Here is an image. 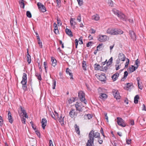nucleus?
<instances>
[{"label": "nucleus", "instance_id": "obj_1", "mask_svg": "<svg viewBox=\"0 0 146 146\" xmlns=\"http://www.w3.org/2000/svg\"><path fill=\"white\" fill-rule=\"evenodd\" d=\"M100 133L98 132H95L94 131L91 130L89 134V139L88 140V142L91 145H93L95 138H100Z\"/></svg>", "mask_w": 146, "mask_h": 146}, {"label": "nucleus", "instance_id": "obj_2", "mask_svg": "<svg viewBox=\"0 0 146 146\" xmlns=\"http://www.w3.org/2000/svg\"><path fill=\"white\" fill-rule=\"evenodd\" d=\"M112 11L115 15H117L122 20H126L125 15L121 13L119 11H118L116 9H113Z\"/></svg>", "mask_w": 146, "mask_h": 146}, {"label": "nucleus", "instance_id": "obj_3", "mask_svg": "<svg viewBox=\"0 0 146 146\" xmlns=\"http://www.w3.org/2000/svg\"><path fill=\"white\" fill-rule=\"evenodd\" d=\"M37 6L40 12L44 13L46 11V9L44 5L41 2L37 3Z\"/></svg>", "mask_w": 146, "mask_h": 146}, {"label": "nucleus", "instance_id": "obj_4", "mask_svg": "<svg viewBox=\"0 0 146 146\" xmlns=\"http://www.w3.org/2000/svg\"><path fill=\"white\" fill-rule=\"evenodd\" d=\"M78 97L80 100L83 102L85 104H86V101H85V98L84 93L82 91H80L79 92Z\"/></svg>", "mask_w": 146, "mask_h": 146}, {"label": "nucleus", "instance_id": "obj_5", "mask_svg": "<svg viewBox=\"0 0 146 146\" xmlns=\"http://www.w3.org/2000/svg\"><path fill=\"white\" fill-rule=\"evenodd\" d=\"M75 107L77 110L78 111L80 112H81L83 110V109L84 108V106L82 105L81 103H77L75 104Z\"/></svg>", "mask_w": 146, "mask_h": 146}, {"label": "nucleus", "instance_id": "obj_6", "mask_svg": "<svg viewBox=\"0 0 146 146\" xmlns=\"http://www.w3.org/2000/svg\"><path fill=\"white\" fill-rule=\"evenodd\" d=\"M117 122L118 125L122 127H125L126 126V124L124 121L121 118L117 117Z\"/></svg>", "mask_w": 146, "mask_h": 146}, {"label": "nucleus", "instance_id": "obj_7", "mask_svg": "<svg viewBox=\"0 0 146 146\" xmlns=\"http://www.w3.org/2000/svg\"><path fill=\"white\" fill-rule=\"evenodd\" d=\"M77 114L75 109H71L69 113V115L72 118H75Z\"/></svg>", "mask_w": 146, "mask_h": 146}, {"label": "nucleus", "instance_id": "obj_8", "mask_svg": "<svg viewBox=\"0 0 146 146\" xmlns=\"http://www.w3.org/2000/svg\"><path fill=\"white\" fill-rule=\"evenodd\" d=\"M102 89L101 88L98 89V92L100 95L99 98L102 99H105L107 97V95L105 94L102 93Z\"/></svg>", "mask_w": 146, "mask_h": 146}, {"label": "nucleus", "instance_id": "obj_9", "mask_svg": "<svg viewBox=\"0 0 146 146\" xmlns=\"http://www.w3.org/2000/svg\"><path fill=\"white\" fill-rule=\"evenodd\" d=\"M19 109L21 110V111L22 112L21 114L23 113V114L21 115V114H19V115L21 117H25V118H28V116L27 114V113H26L25 110L23 109L21 106H20Z\"/></svg>", "mask_w": 146, "mask_h": 146}, {"label": "nucleus", "instance_id": "obj_10", "mask_svg": "<svg viewBox=\"0 0 146 146\" xmlns=\"http://www.w3.org/2000/svg\"><path fill=\"white\" fill-rule=\"evenodd\" d=\"M123 33V32L120 29H113V35H120L122 34Z\"/></svg>", "mask_w": 146, "mask_h": 146}, {"label": "nucleus", "instance_id": "obj_11", "mask_svg": "<svg viewBox=\"0 0 146 146\" xmlns=\"http://www.w3.org/2000/svg\"><path fill=\"white\" fill-rule=\"evenodd\" d=\"M22 84H26L27 83V74L25 73H23L22 77V80L21 82Z\"/></svg>", "mask_w": 146, "mask_h": 146}, {"label": "nucleus", "instance_id": "obj_12", "mask_svg": "<svg viewBox=\"0 0 146 146\" xmlns=\"http://www.w3.org/2000/svg\"><path fill=\"white\" fill-rule=\"evenodd\" d=\"M78 41L79 42V43L80 44H83L82 37H80ZM75 44L76 45V47L77 48V46L78 44V40L77 39H76L75 40Z\"/></svg>", "mask_w": 146, "mask_h": 146}, {"label": "nucleus", "instance_id": "obj_13", "mask_svg": "<svg viewBox=\"0 0 146 146\" xmlns=\"http://www.w3.org/2000/svg\"><path fill=\"white\" fill-rule=\"evenodd\" d=\"M47 120L46 119L44 118L42 119L41 121L42 126L43 129H45V127L47 124Z\"/></svg>", "mask_w": 146, "mask_h": 146}, {"label": "nucleus", "instance_id": "obj_14", "mask_svg": "<svg viewBox=\"0 0 146 146\" xmlns=\"http://www.w3.org/2000/svg\"><path fill=\"white\" fill-rule=\"evenodd\" d=\"M125 56L122 53H119L118 56V59L122 61H124L125 60Z\"/></svg>", "mask_w": 146, "mask_h": 146}, {"label": "nucleus", "instance_id": "obj_15", "mask_svg": "<svg viewBox=\"0 0 146 146\" xmlns=\"http://www.w3.org/2000/svg\"><path fill=\"white\" fill-rule=\"evenodd\" d=\"M109 39V37H99L98 40L100 42L106 41Z\"/></svg>", "mask_w": 146, "mask_h": 146}, {"label": "nucleus", "instance_id": "obj_16", "mask_svg": "<svg viewBox=\"0 0 146 146\" xmlns=\"http://www.w3.org/2000/svg\"><path fill=\"white\" fill-rule=\"evenodd\" d=\"M140 79L139 78H137V83L138 85V87L141 90H142L143 88V86L142 84V82H139V80Z\"/></svg>", "mask_w": 146, "mask_h": 146}, {"label": "nucleus", "instance_id": "obj_17", "mask_svg": "<svg viewBox=\"0 0 146 146\" xmlns=\"http://www.w3.org/2000/svg\"><path fill=\"white\" fill-rule=\"evenodd\" d=\"M94 69L96 70H100L101 71V66L100 65L98 64H95L94 65Z\"/></svg>", "mask_w": 146, "mask_h": 146}, {"label": "nucleus", "instance_id": "obj_18", "mask_svg": "<svg viewBox=\"0 0 146 146\" xmlns=\"http://www.w3.org/2000/svg\"><path fill=\"white\" fill-rule=\"evenodd\" d=\"M8 119L9 122L11 123H12L13 122V119L12 117L11 116V112L9 111L8 114Z\"/></svg>", "mask_w": 146, "mask_h": 146}, {"label": "nucleus", "instance_id": "obj_19", "mask_svg": "<svg viewBox=\"0 0 146 146\" xmlns=\"http://www.w3.org/2000/svg\"><path fill=\"white\" fill-rule=\"evenodd\" d=\"M104 46L103 44H99L97 47V50L101 51L102 50Z\"/></svg>", "mask_w": 146, "mask_h": 146}, {"label": "nucleus", "instance_id": "obj_20", "mask_svg": "<svg viewBox=\"0 0 146 146\" xmlns=\"http://www.w3.org/2000/svg\"><path fill=\"white\" fill-rule=\"evenodd\" d=\"M119 74L116 73L114 74L112 76L111 78L113 81H115L117 78L119 76Z\"/></svg>", "mask_w": 146, "mask_h": 146}, {"label": "nucleus", "instance_id": "obj_21", "mask_svg": "<svg viewBox=\"0 0 146 146\" xmlns=\"http://www.w3.org/2000/svg\"><path fill=\"white\" fill-rule=\"evenodd\" d=\"M24 1V0H20L19 1L20 7L23 9H24L25 8Z\"/></svg>", "mask_w": 146, "mask_h": 146}, {"label": "nucleus", "instance_id": "obj_22", "mask_svg": "<svg viewBox=\"0 0 146 146\" xmlns=\"http://www.w3.org/2000/svg\"><path fill=\"white\" fill-rule=\"evenodd\" d=\"M29 50L28 49H27V61L29 64H30L31 61V59L30 56L29 54Z\"/></svg>", "mask_w": 146, "mask_h": 146}, {"label": "nucleus", "instance_id": "obj_23", "mask_svg": "<svg viewBox=\"0 0 146 146\" xmlns=\"http://www.w3.org/2000/svg\"><path fill=\"white\" fill-rule=\"evenodd\" d=\"M71 71V70H70L68 68H66V72L67 74H69L70 76V79H73L72 77V74L70 72Z\"/></svg>", "mask_w": 146, "mask_h": 146}, {"label": "nucleus", "instance_id": "obj_24", "mask_svg": "<svg viewBox=\"0 0 146 146\" xmlns=\"http://www.w3.org/2000/svg\"><path fill=\"white\" fill-rule=\"evenodd\" d=\"M114 97L117 99H119L121 98L119 92H116L115 94H113Z\"/></svg>", "mask_w": 146, "mask_h": 146}, {"label": "nucleus", "instance_id": "obj_25", "mask_svg": "<svg viewBox=\"0 0 146 146\" xmlns=\"http://www.w3.org/2000/svg\"><path fill=\"white\" fill-rule=\"evenodd\" d=\"M92 117V115L90 114L85 115L84 116V118L86 119H90Z\"/></svg>", "mask_w": 146, "mask_h": 146}, {"label": "nucleus", "instance_id": "obj_26", "mask_svg": "<svg viewBox=\"0 0 146 146\" xmlns=\"http://www.w3.org/2000/svg\"><path fill=\"white\" fill-rule=\"evenodd\" d=\"M92 19L93 20L97 21L99 19L100 17L97 14L95 15L92 16Z\"/></svg>", "mask_w": 146, "mask_h": 146}, {"label": "nucleus", "instance_id": "obj_27", "mask_svg": "<svg viewBox=\"0 0 146 146\" xmlns=\"http://www.w3.org/2000/svg\"><path fill=\"white\" fill-rule=\"evenodd\" d=\"M107 33L109 34L113 35V29L110 28L108 29L107 31Z\"/></svg>", "mask_w": 146, "mask_h": 146}, {"label": "nucleus", "instance_id": "obj_28", "mask_svg": "<svg viewBox=\"0 0 146 146\" xmlns=\"http://www.w3.org/2000/svg\"><path fill=\"white\" fill-rule=\"evenodd\" d=\"M82 66L83 69L84 70H86L87 65L86 63V62L83 61L82 63Z\"/></svg>", "mask_w": 146, "mask_h": 146}, {"label": "nucleus", "instance_id": "obj_29", "mask_svg": "<svg viewBox=\"0 0 146 146\" xmlns=\"http://www.w3.org/2000/svg\"><path fill=\"white\" fill-rule=\"evenodd\" d=\"M136 66L132 65L129 68V71L130 72H132L135 71L136 69Z\"/></svg>", "mask_w": 146, "mask_h": 146}, {"label": "nucleus", "instance_id": "obj_30", "mask_svg": "<svg viewBox=\"0 0 146 146\" xmlns=\"http://www.w3.org/2000/svg\"><path fill=\"white\" fill-rule=\"evenodd\" d=\"M64 117H62L61 115L60 116V117L59 118L58 120L60 123H61V125H62L64 124Z\"/></svg>", "mask_w": 146, "mask_h": 146}, {"label": "nucleus", "instance_id": "obj_31", "mask_svg": "<svg viewBox=\"0 0 146 146\" xmlns=\"http://www.w3.org/2000/svg\"><path fill=\"white\" fill-rule=\"evenodd\" d=\"M128 75V73L127 72V71H125L124 72V76L121 79V81H124L125 79Z\"/></svg>", "mask_w": 146, "mask_h": 146}, {"label": "nucleus", "instance_id": "obj_32", "mask_svg": "<svg viewBox=\"0 0 146 146\" xmlns=\"http://www.w3.org/2000/svg\"><path fill=\"white\" fill-rule=\"evenodd\" d=\"M70 23L72 26H74L76 24V23L75 21V19L73 18L71 19Z\"/></svg>", "mask_w": 146, "mask_h": 146}, {"label": "nucleus", "instance_id": "obj_33", "mask_svg": "<svg viewBox=\"0 0 146 146\" xmlns=\"http://www.w3.org/2000/svg\"><path fill=\"white\" fill-rule=\"evenodd\" d=\"M74 127L75 129V130L76 131V132L78 134H80V131L79 130V127L76 124H75Z\"/></svg>", "mask_w": 146, "mask_h": 146}, {"label": "nucleus", "instance_id": "obj_34", "mask_svg": "<svg viewBox=\"0 0 146 146\" xmlns=\"http://www.w3.org/2000/svg\"><path fill=\"white\" fill-rule=\"evenodd\" d=\"M139 98V96L138 95L135 96L134 98V102L135 104H137L138 103V99Z\"/></svg>", "mask_w": 146, "mask_h": 146}, {"label": "nucleus", "instance_id": "obj_35", "mask_svg": "<svg viewBox=\"0 0 146 146\" xmlns=\"http://www.w3.org/2000/svg\"><path fill=\"white\" fill-rule=\"evenodd\" d=\"M66 33L69 36H72V32L70 30V29H66Z\"/></svg>", "mask_w": 146, "mask_h": 146}, {"label": "nucleus", "instance_id": "obj_36", "mask_svg": "<svg viewBox=\"0 0 146 146\" xmlns=\"http://www.w3.org/2000/svg\"><path fill=\"white\" fill-rule=\"evenodd\" d=\"M51 61H52V66L55 67L56 65V61L55 60H54L52 58H51Z\"/></svg>", "mask_w": 146, "mask_h": 146}, {"label": "nucleus", "instance_id": "obj_37", "mask_svg": "<svg viewBox=\"0 0 146 146\" xmlns=\"http://www.w3.org/2000/svg\"><path fill=\"white\" fill-rule=\"evenodd\" d=\"M100 80L102 81H104L105 80L106 77L104 75H101L99 76Z\"/></svg>", "mask_w": 146, "mask_h": 146}, {"label": "nucleus", "instance_id": "obj_38", "mask_svg": "<svg viewBox=\"0 0 146 146\" xmlns=\"http://www.w3.org/2000/svg\"><path fill=\"white\" fill-rule=\"evenodd\" d=\"M37 40H38V44L39 45V47L42 48V42L40 40L39 38H37Z\"/></svg>", "mask_w": 146, "mask_h": 146}, {"label": "nucleus", "instance_id": "obj_39", "mask_svg": "<svg viewBox=\"0 0 146 146\" xmlns=\"http://www.w3.org/2000/svg\"><path fill=\"white\" fill-rule=\"evenodd\" d=\"M133 86V84L132 83H127L126 84V88H130L131 87Z\"/></svg>", "mask_w": 146, "mask_h": 146}, {"label": "nucleus", "instance_id": "obj_40", "mask_svg": "<svg viewBox=\"0 0 146 146\" xmlns=\"http://www.w3.org/2000/svg\"><path fill=\"white\" fill-rule=\"evenodd\" d=\"M140 64V61L138 59H137L135 61V64L136 65V68L137 69L138 67L139 66Z\"/></svg>", "mask_w": 146, "mask_h": 146}, {"label": "nucleus", "instance_id": "obj_41", "mask_svg": "<svg viewBox=\"0 0 146 146\" xmlns=\"http://www.w3.org/2000/svg\"><path fill=\"white\" fill-rule=\"evenodd\" d=\"M27 16L29 18H31L32 17L31 14L29 11H27L26 12Z\"/></svg>", "mask_w": 146, "mask_h": 146}, {"label": "nucleus", "instance_id": "obj_42", "mask_svg": "<svg viewBox=\"0 0 146 146\" xmlns=\"http://www.w3.org/2000/svg\"><path fill=\"white\" fill-rule=\"evenodd\" d=\"M56 3H57V6H58V7H60L61 6V1L60 0H56Z\"/></svg>", "mask_w": 146, "mask_h": 146}, {"label": "nucleus", "instance_id": "obj_43", "mask_svg": "<svg viewBox=\"0 0 146 146\" xmlns=\"http://www.w3.org/2000/svg\"><path fill=\"white\" fill-rule=\"evenodd\" d=\"M30 123L32 127V128L34 130H35V132H36V127L34 125L33 122V121H31L30 122Z\"/></svg>", "mask_w": 146, "mask_h": 146}, {"label": "nucleus", "instance_id": "obj_44", "mask_svg": "<svg viewBox=\"0 0 146 146\" xmlns=\"http://www.w3.org/2000/svg\"><path fill=\"white\" fill-rule=\"evenodd\" d=\"M108 4L110 6L112 7L113 5V1L111 0H108Z\"/></svg>", "mask_w": 146, "mask_h": 146}, {"label": "nucleus", "instance_id": "obj_45", "mask_svg": "<svg viewBox=\"0 0 146 146\" xmlns=\"http://www.w3.org/2000/svg\"><path fill=\"white\" fill-rule=\"evenodd\" d=\"M78 5L80 6H81L83 4V0H77Z\"/></svg>", "mask_w": 146, "mask_h": 146}, {"label": "nucleus", "instance_id": "obj_46", "mask_svg": "<svg viewBox=\"0 0 146 146\" xmlns=\"http://www.w3.org/2000/svg\"><path fill=\"white\" fill-rule=\"evenodd\" d=\"M127 61H126L125 63V68H127L128 67V64H129V60L128 58H127Z\"/></svg>", "mask_w": 146, "mask_h": 146}, {"label": "nucleus", "instance_id": "obj_47", "mask_svg": "<svg viewBox=\"0 0 146 146\" xmlns=\"http://www.w3.org/2000/svg\"><path fill=\"white\" fill-rule=\"evenodd\" d=\"M108 66H104V68H102L101 70V71H103L104 72H105L106 70L108 69Z\"/></svg>", "mask_w": 146, "mask_h": 146}, {"label": "nucleus", "instance_id": "obj_48", "mask_svg": "<svg viewBox=\"0 0 146 146\" xmlns=\"http://www.w3.org/2000/svg\"><path fill=\"white\" fill-rule=\"evenodd\" d=\"M25 117H23L21 118V121L23 123L25 124L26 122V120L25 118H24Z\"/></svg>", "mask_w": 146, "mask_h": 146}, {"label": "nucleus", "instance_id": "obj_49", "mask_svg": "<svg viewBox=\"0 0 146 146\" xmlns=\"http://www.w3.org/2000/svg\"><path fill=\"white\" fill-rule=\"evenodd\" d=\"M44 66L45 70V71L46 72V69L47 68V64L46 62H44Z\"/></svg>", "mask_w": 146, "mask_h": 146}, {"label": "nucleus", "instance_id": "obj_50", "mask_svg": "<svg viewBox=\"0 0 146 146\" xmlns=\"http://www.w3.org/2000/svg\"><path fill=\"white\" fill-rule=\"evenodd\" d=\"M56 81L55 80H54L53 82V84L52 85V89H55V86H56Z\"/></svg>", "mask_w": 146, "mask_h": 146}, {"label": "nucleus", "instance_id": "obj_51", "mask_svg": "<svg viewBox=\"0 0 146 146\" xmlns=\"http://www.w3.org/2000/svg\"><path fill=\"white\" fill-rule=\"evenodd\" d=\"M130 35L131 36H135V33L133 31H130Z\"/></svg>", "mask_w": 146, "mask_h": 146}, {"label": "nucleus", "instance_id": "obj_52", "mask_svg": "<svg viewBox=\"0 0 146 146\" xmlns=\"http://www.w3.org/2000/svg\"><path fill=\"white\" fill-rule=\"evenodd\" d=\"M58 24L59 26H60L62 25V22L60 19H57Z\"/></svg>", "mask_w": 146, "mask_h": 146}, {"label": "nucleus", "instance_id": "obj_53", "mask_svg": "<svg viewBox=\"0 0 146 146\" xmlns=\"http://www.w3.org/2000/svg\"><path fill=\"white\" fill-rule=\"evenodd\" d=\"M3 120L2 119V117L0 116V125L1 126L3 124Z\"/></svg>", "mask_w": 146, "mask_h": 146}, {"label": "nucleus", "instance_id": "obj_54", "mask_svg": "<svg viewBox=\"0 0 146 146\" xmlns=\"http://www.w3.org/2000/svg\"><path fill=\"white\" fill-rule=\"evenodd\" d=\"M77 20L79 22H80L81 21V17L80 15L77 17Z\"/></svg>", "mask_w": 146, "mask_h": 146}, {"label": "nucleus", "instance_id": "obj_55", "mask_svg": "<svg viewBox=\"0 0 146 146\" xmlns=\"http://www.w3.org/2000/svg\"><path fill=\"white\" fill-rule=\"evenodd\" d=\"M98 142L100 144H101L103 143V140L101 139V138L100 137V138H98Z\"/></svg>", "mask_w": 146, "mask_h": 146}, {"label": "nucleus", "instance_id": "obj_56", "mask_svg": "<svg viewBox=\"0 0 146 146\" xmlns=\"http://www.w3.org/2000/svg\"><path fill=\"white\" fill-rule=\"evenodd\" d=\"M22 87L24 90H26L27 89V86L26 84H22Z\"/></svg>", "mask_w": 146, "mask_h": 146}, {"label": "nucleus", "instance_id": "obj_57", "mask_svg": "<svg viewBox=\"0 0 146 146\" xmlns=\"http://www.w3.org/2000/svg\"><path fill=\"white\" fill-rule=\"evenodd\" d=\"M93 44L92 42H90L87 44V46L88 47L90 46H91Z\"/></svg>", "mask_w": 146, "mask_h": 146}, {"label": "nucleus", "instance_id": "obj_58", "mask_svg": "<svg viewBox=\"0 0 146 146\" xmlns=\"http://www.w3.org/2000/svg\"><path fill=\"white\" fill-rule=\"evenodd\" d=\"M131 139H126V143L127 144H130L131 143Z\"/></svg>", "mask_w": 146, "mask_h": 146}, {"label": "nucleus", "instance_id": "obj_59", "mask_svg": "<svg viewBox=\"0 0 146 146\" xmlns=\"http://www.w3.org/2000/svg\"><path fill=\"white\" fill-rule=\"evenodd\" d=\"M104 115H105V119L106 120L107 122H108V117L107 115V113H104Z\"/></svg>", "mask_w": 146, "mask_h": 146}, {"label": "nucleus", "instance_id": "obj_60", "mask_svg": "<svg viewBox=\"0 0 146 146\" xmlns=\"http://www.w3.org/2000/svg\"><path fill=\"white\" fill-rule=\"evenodd\" d=\"M142 110H145L146 111V106H145V105L143 104L142 107Z\"/></svg>", "mask_w": 146, "mask_h": 146}, {"label": "nucleus", "instance_id": "obj_61", "mask_svg": "<svg viewBox=\"0 0 146 146\" xmlns=\"http://www.w3.org/2000/svg\"><path fill=\"white\" fill-rule=\"evenodd\" d=\"M54 30L58 29L57 25L55 23H54Z\"/></svg>", "mask_w": 146, "mask_h": 146}, {"label": "nucleus", "instance_id": "obj_62", "mask_svg": "<svg viewBox=\"0 0 146 146\" xmlns=\"http://www.w3.org/2000/svg\"><path fill=\"white\" fill-rule=\"evenodd\" d=\"M90 31L92 33H94L95 32V30L92 29H90Z\"/></svg>", "mask_w": 146, "mask_h": 146}, {"label": "nucleus", "instance_id": "obj_63", "mask_svg": "<svg viewBox=\"0 0 146 146\" xmlns=\"http://www.w3.org/2000/svg\"><path fill=\"white\" fill-rule=\"evenodd\" d=\"M37 78L40 80H42V78L40 75L39 74L38 76H37Z\"/></svg>", "mask_w": 146, "mask_h": 146}, {"label": "nucleus", "instance_id": "obj_64", "mask_svg": "<svg viewBox=\"0 0 146 146\" xmlns=\"http://www.w3.org/2000/svg\"><path fill=\"white\" fill-rule=\"evenodd\" d=\"M130 123L132 125H133L134 124V121L133 120H131L130 121Z\"/></svg>", "mask_w": 146, "mask_h": 146}]
</instances>
